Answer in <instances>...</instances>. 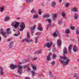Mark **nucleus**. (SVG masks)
Segmentation results:
<instances>
[{"instance_id":"obj_1","label":"nucleus","mask_w":79,"mask_h":79,"mask_svg":"<svg viewBox=\"0 0 79 79\" xmlns=\"http://www.w3.org/2000/svg\"><path fill=\"white\" fill-rule=\"evenodd\" d=\"M63 56H60V58L61 59H63V60H65L66 61H62L61 60H59L60 61L61 63L63 66H64L65 65H66L68 64L69 61H70V60L68 59V57H66V56H65V54H67V48L66 47H64L63 49Z\"/></svg>"},{"instance_id":"obj_2","label":"nucleus","mask_w":79,"mask_h":79,"mask_svg":"<svg viewBox=\"0 0 79 79\" xmlns=\"http://www.w3.org/2000/svg\"><path fill=\"white\" fill-rule=\"evenodd\" d=\"M10 69H12V70H14L15 69L18 68H19V69L17 70V73H18L19 74H22V72H23L22 71L23 67H22L21 65H19L17 66L16 65H14L13 64H11L10 65Z\"/></svg>"},{"instance_id":"obj_3","label":"nucleus","mask_w":79,"mask_h":79,"mask_svg":"<svg viewBox=\"0 0 79 79\" xmlns=\"http://www.w3.org/2000/svg\"><path fill=\"white\" fill-rule=\"evenodd\" d=\"M16 22V21L12 22L11 25L13 26V27L14 28L16 29L18 28V27L19 26V23Z\"/></svg>"},{"instance_id":"obj_4","label":"nucleus","mask_w":79,"mask_h":79,"mask_svg":"<svg viewBox=\"0 0 79 79\" xmlns=\"http://www.w3.org/2000/svg\"><path fill=\"white\" fill-rule=\"evenodd\" d=\"M20 27L21 28L19 29V31H23V30L25 29L26 27V26H25V24H24V23L23 22L21 23V24L20 25Z\"/></svg>"},{"instance_id":"obj_5","label":"nucleus","mask_w":79,"mask_h":79,"mask_svg":"<svg viewBox=\"0 0 79 79\" xmlns=\"http://www.w3.org/2000/svg\"><path fill=\"white\" fill-rule=\"evenodd\" d=\"M0 34H2V35L3 36L4 38H6V32H4L3 29L2 28L0 30Z\"/></svg>"},{"instance_id":"obj_6","label":"nucleus","mask_w":79,"mask_h":79,"mask_svg":"<svg viewBox=\"0 0 79 79\" xmlns=\"http://www.w3.org/2000/svg\"><path fill=\"white\" fill-rule=\"evenodd\" d=\"M53 44L52 42H51L50 44L49 43H47L46 44H45V47H47L48 48H50L51 47V45H53Z\"/></svg>"},{"instance_id":"obj_7","label":"nucleus","mask_w":79,"mask_h":79,"mask_svg":"<svg viewBox=\"0 0 79 79\" xmlns=\"http://www.w3.org/2000/svg\"><path fill=\"white\" fill-rule=\"evenodd\" d=\"M57 44L59 47H61V40L59 39L57 40Z\"/></svg>"},{"instance_id":"obj_8","label":"nucleus","mask_w":79,"mask_h":79,"mask_svg":"<svg viewBox=\"0 0 79 79\" xmlns=\"http://www.w3.org/2000/svg\"><path fill=\"white\" fill-rule=\"evenodd\" d=\"M36 26L35 25L34 26H33L32 27H30V28L31 29V34H33L34 33V30L35 29V27Z\"/></svg>"},{"instance_id":"obj_9","label":"nucleus","mask_w":79,"mask_h":79,"mask_svg":"<svg viewBox=\"0 0 79 79\" xmlns=\"http://www.w3.org/2000/svg\"><path fill=\"white\" fill-rule=\"evenodd\" d=\"M73 52L75 53L76 52L77 50H78V49H77V48L76 47V45H74L73 48Z\"/></svg>"},{"instance_id":"obj_10","label":"nucleus","mask_w":79,"mask_h":79,"mask_svg":"<svg viewBox=\"0 0 79 79\" xmlns=\"http://www.w3.org/2000/svg\"><path fill=\"white\" fill-rule=\"evenodd\" d=\"M38 30L39 31H43V28H42V25H41L40 24L38 27Z\"/></svg>"},{"instance_id":"obj_11","label":"nucleus","mask_w":79,"mask_h":79,"mask_svg":"<svg viewBox=\"0 0 79 79\" xmlns=\"http://www.w3.org/2000/svg\"><path fill=\"white\" fill-rule=\"evenodd\" d=\"M78 18V14L77 13H75L74 16V19H77Z\"/></svg>"},{"instance_id":"obj_12","label":"nucleus","mask_w":79,"mask_h":79,"mask_svg":"<svg viewBox=\"0 0 79 79\" xmlns=\"http://www.w3.org/2000/svg\"><path fill=\"white\" fill-rule=\"evenodd\" d=\"M0 75H3V69L2 67H0Z\"/></svg>"},{"instance_id":"obj_13","label":"nucleus","mask_w":79,"mask_h":79,"mask_svg":"<svg viewBox=\"0 0 79 79\" xmlns=\"http://www.w3.org/2000/svg\"><path fill=\"white\" fill-rule=\"evenodd\" d=\"M72 50V45H70L68 47V50L70 53H71V50Z\"/></svg>"},{"instance_id":"obj_14","label":"nucleus","mask_w":79,"mask_h":79,"mask_svg":"<svg viewBox=\"0 0 79 79\" xmlns=\"http://www.w3.org/2000/svg\"><path fill=\"white\" fill-rule=\"evenodd\" d=\"M31 75L32 76H34L35 75H36L37 74V73L35 71H34V70H31Z\"/></svg>"},{"instance_id":"obj_15","label":"nucleus","mask_w":79,"mask_h":79,"mask_svg":"<svg viewBox=\"0 0 79 79\" xmlns=\"http://www.w3.org/2000/svg\"><path fill=\"white\" fill-rule=\"evenodd\" d=\"M50 17V15L48 14H46L44 16V18H48Z\"/></svg>"},{"instance_id":"obj_16","label":"nucleus","mask_w":79,"mask_h":79,"mask_svg":"<svg viewBox=\"0 0 79 79\" xmlns=\"http://www.w3.org/2000/svg\"><path fill=\"white\" fill-rule=\"evenodd\" d=\"M65 33L67 34H69V33H70V30H69V29H66L65 31Z\"/></svg>"},{"instance_id":"obj_17","label":"nucleus","mask_w":79,"mask_h":79,"mask_svg":"<svg viewBox=\"0 0 79 79\" xmlns=\"http://www.w3.org/2000/svg\"><path fill=\"white\" fill-rule=\"evenodd\" d=\"M58 35V32L56 31L55 32H54L53 34L54 37H57Z\"/></svg>"},{"instance_id":"obj_18","label":"nucleus","mask_w":79,"mask_h":79,"mask_svg":"<svg viewBox=\"0 0 79 79\" xmlns=\"http://www.w3.org/2000/svg\"><path fill=\"white\" fill-rule=\"evenodd\" d=\"M31 67L33 69H34V70L35 71V70H36V69H37V68H36V67H35L34 66V65L33 64H31Z\"/></svg>"},{"instance_id":"obj_19","label":"nucleus","mask_w":79,"mask_h":79,"mask_svg":"<svg viewBox=\"0 0 79 79\" xmlns=\"http://www.w3.org/2000/svg\"><path fill=\"white\" fill-rule=\"evenodd\" d=\"M9 19H10V17L7 16L5 18L4 21H8Z\"/></svg>"},{"instance_id":"obj_20","label":"nucleus","mask_w":79,"mask_h":79,"mask_svg":"<svg viewBox=\"0 0 79 79\" xmlns=\"http://www.w3.org/2000/svg\"><path fill=\"white\" fill-rule=\"evenodd\" d=\"M10 28H8L7 29L6 33L8 34H11V31H10Z\"/></svg>"},{"instance_id":"obj_21","label":"nucleus","mask_w":79,"mask_h":79,"mask_svg":"<svg viewBox=\"0 0 79 79\" xmlns=\"http://www.w3.org/2000/svg\"><path fill=\"white\" fill-rule=\"evenodd\" d=\"M25 40L27 43L28 42H32V40H28V39L26 38L25 39Z\"/></svg>"},{"instance_id":"obj_22","label":"nucleus","mask_w":79,"mask_h":79,"mask_svg":"<svg viewBox=\"0 0 79 79\" xmlns=\"http://www.w3.org/2000/svg\"><path fill=\"white\" fill-rule=\"evenodd\" d=\"M51 5L52 7H54L56 5V3L55 2H53L51 3Z\"/></svg>"},{"instance_id":"obj_23","label":"nucleus","mask_w":79,"mask_h":79,"mask_svg":"<svg viewBox=\"0 0 79 79\" xmlns=\"http://www.w3.org/2000/svg\"><path fill=\"white\" fill-rule=\"evenodd\" d=\"M26 3L29 4V3H31V2H32L33 1V0H26Z\"/></svg>"},{"instance_id":"obj_24","label":"nucleus","mask_w":79,"mask_h":79,"mask_svg":"<svg viewBox=\"0 0 79 79\" xmlns=\"http://www.w3.org/2000/svg\"><path fill=\"white\" fill-rule=\"evenodd\" d=\"M39 18V15L37 14L35 15L33 17V18L34 19H36V18Z\"/></svg>"},{"instance_id":"obj_25","label":"nucleus","mask_w":79,"mask_h":79,"mask_svg":"<svg viewBox=\"0 0 79 79\" xmlns=\"http://www.w3.org/2000/svg\"><path fill=\"white\" fill-rule=\"evenodd\" d=\"M38 39H39V37H38V36L37 37H36L35 38V44H37V42H38Z\"/></svg>"},{"instance_id":"obj_26","label":"nucleus","mask_w":79,"mask_h":79,"mask_svg":"<svg viewBox=\"0 0 79 79\" xmlns=\"http://www.w3.org/2000/svg\"><path fill=\"white\" fill-rule=\"evenodd\" d=\"M46 20V21H48V22H49V23H51V22H52V20L50 19H47Z\"/></svg>"},{"instance_id":"obj_27","label":"nucleus","mask_w":79,"mask_h":79,"mask_svg":"<svg viewBox=\"0 0 79 79\" xmlns=\"http://www.w3.org/2000/svg\"><path fill=\"white\" fill-rule=\"evenodd\" d=\"M4 10H5V9L3 7H0V10L1 12H3L4 11Z\"/></svg>"},{"instance_id":"obj_28","label":"nucleus","mask_w":79,"mask_h":79,"mask_svg":"<svg viewBox=\"0 0 79 79\" xmlns=\"http://www.w3.org/2000/svg\"><path fill=\"white\" fill-rule=\"evenodd\" d=\"M13 43L11 42L9 45V47H10V48H11V47H13Z\"/></svg>"},{"instance_id":"obj_29","label":"nucleus","mask_w":79,"mask_h":79,"mask_svg":"<svg viewBox=\"0 0 79 79\" xmlns=\"http://www.w3.org/2000/svg\"><path fill=\"white\" fill-rule=\"evenodd\" d=\"M31 13H35V12H36V11H35V10L33 9L31 10Z\"/></svg>"},{"instance_id":"obj_30","label":"nucleus","mask_w":79,"mask_h":79,"mask_svg":"<svg viewBox=\"0 0 79 79\" xmlns=\"http://www.w3.org/2000/svg\"><path fill=\"white\" fill-rule=\"evenodd\" d=\"M69 6V3H66L65 4V7L67 8V7H68Z\"/></svg>"},{"instance_id":"obj_31","label":"nucleus","mask_w":79,"mask_h":79,"mask_svg":"<svg viewBox=\"0 0 79 79\" xmlns=\"http://www.w3.org/2000/svg\"><path fill=\"white\" fill-rule=\"evenodd\" d=\"M72 11H73L74 12H76L77 11V9H76V8H73L72 10Z\"/></svg>"},{"instance_id":"obj_32","label":"nucleus","mask_w":79,"mask_h":79,"mask_svg":"<svg viewBox=\"0 0 79 79\" xmlns=\"http://www.w3.org/2000/svg\"><path fill=\"white\" fill-rule=\"evenodd\" d=\"M52 57L53 58H54V59H55V58H56V54H53Z\"/></svg>"},{"instance_id":"obj_33","label":"nucleus","mask_w":79,"mask_h":79,"mask_svg":"<svg viewBox=\"0 0 79 79\" xmlns=\"http://www.w3.org/2000/svg\"><path fill=\"white\" fill-rule=\"evenodd\" d=\"M46 59L47 61H49L51 59L50 57L48 56H46Z\"/></svg>"},{"instance_id":"obj_34","label":"nucleus","mask_w":79,"mask_h":79,"mask_svg":"<svg viewBox=\"0 0 79 79\" xmlns=\"http://www.w3.org/2000/svg\"><path fill=\"white\" fill-rule=\"evenodd\" d=\"M38 13L40 15H41L42 14V12H41V9H39V11H38Z\"/></svg>"},{"instance_id":"obj_35","label":"nucleus","mask_w":79,"mask_h":79,"mask_svg":"<svg viewBox=\"0 0 79 79\" xmlns=\"http://www.w3.org/2000/svg\"><path fill=\"white\" fill-rule=\"evenodd\" d=\"M18 32H19V33L18 34H14V35H15V36H16V37H17V36H18V35H19V34H20V32H19V31H18Z\"/></svg>"},{"instance_id":"obj_36","label":"nucleus","mask_w":79,"mask_h":79,"mask_svg":"<svg viewBox=\"0 0 79 79\" xmlns=\"http://www.w3.org/2000/svg\"><path fill=\"white\" fill-rule=\"evenodd\" d=\"M49 75L50 76H53V74L52 73V72L51 71H50L49 72Z\"/></svg>"},{"instance_id":"obj_37","label":"nucleus","mask_w":79,"mask_h":79,"mask_svg":"<svg viewBox=\"0 0 79 79\" xmlns=\"http://www.w3.org/2000/svg\"><path fill=\"white\" fill-rule=\"evenodd\" d=\"M29 32H28L27 33V38H30V35Z\"/></svg>"},{"instance_id":"obj_38","label":"nucleus","mask_w":79,"mask_h":79,"mask_svg":"<svg viewBox=\"0 0 79 79\" xmlns=\"http://www.w3.org/2000/svg\"><path fill=\"white\" fill-rule=\"evenodd\" d=\"M76 34L77 35H79V31H78V29H77V31H76Z\"/></svg>"},{"instance_id":"obj_39","label":"nucleus","mask_w":79,"mask_h":79,"mask_svg":"<svg viewBox=\"0 0 79 79\" xmlns=\"http://www.w3.org/2000/svg\"><path fill=\"white\" fill-rule=\"evenodd\" d=\"M58 24H62V22L61 21V20H59L58 22Z\"/></svg>"},{"instance_id":"obj_40","label":"nucleus","mask_w":79,"mask_h":79,"mask_svg":"<svg viewBox=\"0 0 79 79\" xmlns=\"http://www.w3.org/2000/svg\"><path fill=\"white\" fill-rule=\"evenodd\" d=\"M25 68H27V69L28 71H29L31 70V69L29 68L27 66H25Z\"/></svg>"},{"instance_id":"obj_41","label":"nucleus","mask_w":79,"mask_h":79,"mask_svg":"<svg viewBox=\"0 0 79 79\" xmlns=\"http://www.w3.org/2000/svg\"><path fill=\"white\" fill-rule=\"evenodd\" d=\"M51 64L53 65H55V61H52L51 63Z\"/></svg>"},{"instance_id":"obj_42","label":"nucleus","mask_w":79,"mask_h":79,"mask_svg":"<svg viewBox=\"0 0 79 79\" xmlns=\"http://www.w3.org/2000/svg\"><path fill=\"white\" fill-rule=\"evenodd\" d=\"M62 16L63 17H65V13L64 12H63L62 13Z\"/></svg>"},{"instance_id":"obj_43","label":"nucleus","mask_w":79,"mask_h":79,"mask_svg":"<svg viewBox=\"0 0 79 79\" xmlns=\"http://www.w3.org/2000/svg\"><path fill=\"white\" fill-rule=\"evenodd\" d=\"M71 29L72 30H74V29H75V28L74 27V26H72L71 27Z\"/></svg>"},{"instance_id":"obj_44","label":"nucleus","mask_w":79,"mask_h":79,"mask_svg":"<svg viewBox=\"0 0 79 79\" xmlns=\"http://www.w3.org/2000/svg\"><path fill=\"white\" fill-rule=\"evenodd\" d=\"M77 76V74H75L73 75V77H76Z\"/></svg>"},{"instance_id":"obj_45","label":"nucleus","mask_w":79,"mask_h":79,"mask_svg":"<svg viewBox=\"0 0 79 79\" xmlns=\"http://www.w3.org/2000/svg\"><path fill=\"white\" fill-rule=\"evenodd\" d=\"M37 57H35L32 59V60L33 61H35V60H37Z\"/></svg>"},{"instance_id":"obj_46","label":"nucleus","mask_w":79,"mask_h":79,"mask_svg":"<svg viewBox=\"0 0 79 79\" xmlns=\"http://www.w3.org/2000/svg\"><path fill=\"white\" fill-rule=\"evenodd\" d=\"M56 52V49H55V48H54L53 49V52Z\"/></svg>"},{"instance_id":"obj_47","label":"nucleus","mask_w":79,"mask_h":79,"mask_svg":"<svg viewBox=\"0 0 79 79\" xmlns=\"http://www.w3.org/2000/svg\"><path fill=\"white\" fill-rule=\"evenodd\" d=\"M11 39H8L7 40V42H10V41H11Z\"/></svg>"},{"instance_id":"obj_48","label":"nucleus","mask_w":79,"mask_h":79,"mask_svg":"<svg viewBox=\"0 0 79 79\" xmlns=\"http://www.w3.org/2000/svg\"><path fill=\"white\" fill-rule=\"evenodd\" d=\"M52 25V24H51V23H50L49 24H47V26H48V27H49V26H51Z\"/></svg>"},{"instance_id":"obj_49","label":"nucleus","mask_w":79,"mask_h":79,"mask_svg":"<svg viewBox=\"0 0 79 79\" xmlns=\"http://www.w3.org/2000/svg\"><path fill=\"white\" fill-rule=\"evenodd\" d=\"M24 79H31V78L29 77H26Z\"/></svg>"},{"instance_id":"obj_50","label":"nucleus","mask_w":79,"mask_h":79,"mask_svg":"<svg viewBox=\"0 0 79 79\" xmlns=\"http://www.w3.org/2000/svg\"><path fill=\"white\" fill-rule=\"evenodd\" d=\"M51 55H52V53H49L48 56L50 57V56H51Z\"/></svg>"},{"instance_id":"obj_51","label":"nucleus","mask_w":79,"mask_h":79,"mask_svg":"<svg viewBox=\"0 0 79 79\" xmlns=\"http://www.w3.org/2000/svg\"><path fill=\"white\" fill-rule=\"evenodd\" d=\"M56 16H57V15L56 14H54V18H56Z\"/></svg>"},{"instance_id":"obj_52","label":"nucleus","mask_w":79,"mask_h":79,"mask_svg":"<svg viewBox=\"0 0 79 79\" xmlns=\"http://www.w3.org/2000/svg\"><path fill=\"white\" fill-rule=\"evenodd\" d=\"M38 53L39 54H40V53H42V51H39Z\"/></svg>"},{"instance_id":"obj_53","label":"nucleus","mask_w":79,"mask_h":79,"mask_svg":"<svg viewBox=\"0 0 79 79\" xmlns=\"http://www.w3.org/2000/svg\"><path fill=\"white\" fill-rule=\"evenodd\" d=\"M24 41H25V40H23L21 41V42H22V43H24Z\"/></svg>"},{"instance_id":"obj_54","label":"nucleus","mask_w":79,"mask_h":79,"mask_svg":"<svg viewBox=\"0 0 79 79\" xmlns=\"http://www.w3.org/2000/svg\"><path fill=\"white\" fill-rule=\"evenodd\" d=\"M40 34V33H36V35H39Z\"/></svg>"},{"instance_id":"obj_55","label":"nucleus","mask_w":79,"mask_h":79,"mask_svg":"<svg viewBox=\"0 0 79 79\" xmlns=\"http://www.w3.org/2000/svg\"><path fill=\"white\" fill-rule=\"evenodd\" d=\"M62 1V0H59V2L60 3H61Z\"/></svg>"},{"instance_id":"obj_56","label":"nucleus","mask_w":79,"mask_h":79,"mask_svg":"<svg viewBox=\"0 0 79 79\" xmlns=\"http://www.w3.org/2000/svg\"><path fill=\"white\" fill-rule=\"evenodd\" d=\"M48 27H48V25H47L46 29H47V30H48V29H49Z\"/></svg>"},{"instance_id":"obj_57","label":"nucleus","mask_w":79,"mask_h":79,"mask_svg":"<svg viewBox=\"0 0 79 79\" xmlns=\"http://www.w3.org/2000/svg\"><path fill=\"white\" fill-rule=\"evenodd\" d=\"M14 76H15V77H18V76L16 75L15 74H14Z\"/></svg>"},{"instance_id":"obj_58","label":"nucleus","mask_w":79,"mask_h":79,"mask_svg":"<svg viewBox=\"0 0 79 79\" xmlns=\"http://www.w3.org/2000/svg\"><path fill=\"white\" fill-rule=\"evenodd\" d=\"M34 54H37V52H35L34 53Z\"/></svg>"},{"instance_id":"obj_59","label":"nucleus","mask_w":79,"mask_h":79,"mask_svg":"<svg viewBox=\"0 0 79 79\" xmlns=\"http://www.w3.org/2000/svg\"><path fill=\"white\" fill-rule=\"evenodd\" d=\"M21 19V18H19V17H18V18H17V19L18 20H19V19Z\"/></svg>"},{"instance_id":"obj_60","label":"nucleus","mask_w":79,"mask_h":79,"mask_svg":"<svg viewBox=\"0 0 79 79\" xmlns=\"http://www.w3.org/2000/svg\"><path fill=\"white\" fill-rule=\"evenodd\" d=\"M19 64H22V63L21 62H19Z\"/></svg>"},{"instance_id":"obj_61","label":"nucleus","mask_w":79,"mask_h":79,"mask_svg":"<svg viewBox=\"0 0 79 79\" xmlns=\"http://www.w3.org/2000/svg\"><path fill=\"white\" fill-rule=\"evenodd\" d=\"M1 40H2V39L1 38V37L0 36V42L1 41Z\"/></svg>"},{"instance_id":"obj_62","label":"nucleus","mask_w":79,"mask_h":79,"mask_svg":"<svg viewBox=\"0 0 79 79\" xmlns=\"http://www.w3.org/2000/svg\"><path fill=\"white\" fill-rule=\"evenodd\" d=\"M13 31H16V30H15V29H13Z\"/></svg>"},{"instance_id":"obj_63","label":"nucleus","mask_w":79,"mask_h":79,"mask_svg":"<svg viewBox=\"0 0 79 79\" xmlns=\"http://www.w3.org/2000/svg\"><path fill=\"white\" fill-rule=\"evenodd\" d=\"M32 34V35L33 36L34 35V34Z\"/></svg>"},{"instance_id":"obj_64","label":"nucleus","mask_w":79,"mask_h":79,"mask_svg":"<svg viewBox=\"0 0 79 79\" xmlns=\"http://www.w3.org/2000/svg\"><path fill=\"white\" fill-rule=\"evenodd\" d=\"M74 68H75V69H76V67H75Z\"/></svg>"}]
</instances>
